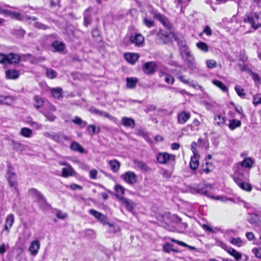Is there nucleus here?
Instances as JSON below:
<instances>
[{"instance_id": "603ef678", "label": "nucleus", "mask_w": 261, "mask_h": 261, "mask_svg": "<svg viewBox=\"0 0 261 261\" xmlns=\"http://www.w3.org/2000/svg\"><path fill=\"white\" fill-rule=\"evenodd\" d=\"M197 47L199 48L200 50L204 52L208 51V47L207 45L203 42H200L197 43L196 44Z\"/></svg>"}, {"instance_id": "e433bc0d", "label": "nucleus", "mask_w": 261, "mask_h": 261, "mask_svg": "<svg viewBox=\"0 0 261 261\" xmlns=\"http://www.w3.org/2000/svg\"><path fill=\"white\" fill-rule=\"evenodd\" d=\"M87 130L89 132V134L93 135L95 134L98 133L100 132V128L94 125H89L87 128Z\"/></svg>"}, {"instance_id": "c03bdc74", "label": "nucleus", "mask_w": 261, "mask_h": 261, "mask_svg": "<svg viewBox=\"0 0 261 261\" xmlns=\"http://www.w3.org/2000/svg\"><path fill=\"white\" fill-rule=\"evenodd\" d=\"M213 83L214 85L219 87L222 91L226 92L227 91V87L221 82L218 80H213Z\"/></svg>"}, {"instance_id": "0eeeda50", "label": "nucleus", "mask_w": 261, "mask_h": 261, "mask_svg": "<svg viewBox=\"0 0 261 261\" xmlns=\"http://www.w3.org/2000/svg\"><path fill=\"white\" fill-rule=\"evenodd\" d=\"M197 144L195 142H193L191 144V149L193 153V156H191L190 163V166L192 170H195L199 165L198 159L199 157L196 149Z\"/></svg>"}, {"instance_id": "3c124183", "label": "nucleus", "mask_w": 261, "mask_h": 261, "mask_svg": "<svg viewBox=\"0 0 261 261\" xmlns=\"http://www.w3.org/2000/svg\"><path fill=\"white\" fill-rule=\"evenodd\" d=\"M253 104L254 106H257L261 104V94H256L253 96Z\"/></svg>"}, {"instance_id": "864d4df0", "label": "nucleus", "mask_w": 261, "mask_h": 261, "mask_svg": "<svg viewBox=\"0 0 261 261\" xmlns=\"http://www.w3.org/2000/svg\"><path fill=\"white\" fill-rule=\"evenodd\" d=\"M235 90L237 93L241 97L244 96L245 93H244V90L241 88L239 86L237 85L235 86Z\"/></svg>"}, {"instance_id": "4d7b16f0", "label": "nucleus", "mask_w": 261, "mask_h": 261, "mask_svg": "<svg viewBox=\"0 0 261 261\" xmlns=\"http://www.w3.org/2000/svg\"><path fill=\"white\" fill-rule=\"evenodd\" d=\"M57 108L53 105L49 103L48 106H46L43 111H49L50 112H56Z\"/></svg>"}, {"instance_id": "c85d7f7f", "label": "nucleus", "mask_w": 261, "mask_h": 261, "mask_svg": "<svg viewBox=\"0 0 261 261\" xmlns=\"http://www.w3.org/2000/svg\"><path fill=\"white\" fill-rule=\"evenodd\" d=\"M68 138L62 133H54L53 140L57 142H62L65 140H68Z\"/></svg>"}, {"instance_id": "a211bd4d", "label": "nucleus", "mask_w": 261, "mask_h": 261, "mask_svg": "<svg viewBox=\"0 0 261 261\" xmlns=\"http://www.w3.org/2000/svg\"><path fill=\"white\" fill-rule=\"evenodd\" d=\"M120 200L124 205L127 210L132 212L135 207V203L133 201L123 197H120Z\"/></svg>"}, {"instance_id": "6e6d98bb", "label": "nucleus", "mask_w": 261, "mask_h": 261, "mask_svg": "<svg viewBox=\"0 0 261 261\" xmlns=\"http://www.w3.org/2000/svg\"><path fill=\"white\" fill-rule=\"evenodd\" d=\"M206 66L208 68H214L216 67V62L214 60H208L206 61Z\"/></svg>"}, {"instance_id": "4be33fe9", "label": "nucleus", "mask_w": 261, "mask_h": 261, "mask_svg": "<svg viewBox=\"0 0 261 261\" xmlns=\"http://www.w3.org/2000/svg\"><path fill=\"white\" fill-rule=\"evenodd\" d=\"M248 221L255 226H258L260 224V221L259 216L255 214H252L249 215L247 218Z\"/></svg>"}, {"instance_id": "393cba45", "label": "nucleus", "mask_w": 261, "mask_h": 261, "mask_svg": "<svg viewBox=\"0 0 261 261\" xmlns=\"http://www.w3.org/2000/svg\"><path fill=\"white\" fill-rule=\"evenodd\" d=\"M10 16H11L12 18H14V19H16L17 20H22V21L31 20V19H32L33 21H35L36 20V18L35 17H27L25 18L24 17H23L20 13H16V12H11V13L10 14Z\"/></svg>"}, {"instance_id": "473e14b6", "label": "nucleus", "mask_w": 261, "mask_h": 261, "mask_svg": "<svg viewBox=\"0 0 261 261\" xmlns=\"http://www.w3.org/2000/svg\"><path fill=\"white\" fill-rule=\"evenodd\" d=\"M230 255L232 256L237 260L241 258L242 254L234 249L228 248L226 251Z\"/></svg>"}, {"instance_id": "09e8293b", "label": "nucleus", "mask_w": 261, "mask_h": 261, "mask_svg": "<svg viewBox=\"0 0 261 261\" xmlns=\"http://www.w3.org/2000/svg\"><path fill=\"white\" fill-rule=\"evenodd\" d=\"M160 76L161 77L164 78V79L166 81V82L168 84H172L174 82L173 77L169 74H167L166 73H162V74H160Z\"/></svg>"}, {"instance_id": "338daca9", "label": "nucleus", "mask_w": 261, "mask_h": 261, "mask_svg": "<svg viewBox=\"0 0 261 261\" xmlns=\"http://www.w3.org/2000/svg\"><path fill=\"white\" fill-rule=\"evenodd\" d=\"M70 188L72 190H82L83 188L82 186L75 184H72L70 185Z\"/></svg>"}, {"instance_id": "58836bf2", "label": "nucleus", "mask_w": 261, "mask_h": 261, "mask_svg": "<svg viewBox=\"0 0 261 261\" xmlns=\"http://www.w3.org/2000/svg\"><path fill=\"white\" fill-rule=\"evenodd\" d=\"M72 122L76 125H80L81 127H84L87 125L86 121L83 120L80 117L77 116H75L72 119Z\"/></svg>"}, {"instance_id": "0e129e2a", "label": "nucleus", "mask_w": 261, "mask_h": 261, "mask_svg": "<svg viewBox=\"0 0 261 261\" xmlns=\"http://www.w3.org/2000/svg\"><path fill=\"white\" fill-rule=\"evenodd\" d=\"M171 248H172V244L169 243H166L164 246V251L166 252H169L171 250Z\"/></svg>"}, {"instance_id": "de8ad7c7", "label": "nucleus", "mask_w": 261, "mask_h": 261, "mask_svg": "<svg viewBox=\"0 0 261 261\" xmlns=\"http://www.w3.org/2000/svg\"><path fill=\"white\" fill-rule=\"evenodd\" d=\"M51 93L54 97L59 98L62 95V89L60 88H54L51 90Z\"/></svg>"}, {"instance_id": "c756f323", "label": "nucleus", "mask_w": 261, "mask_h": 261, "mask_svg": "<svg viewBox=\"0 0 261 261\" xmlns=\"http://www.w3.org/2000/svg\"><path fill=\"white\" fill-rule=\"evenodd\" d=\"M109 164L111 167V170L114 172H116L120 168V163L116 160H111L109 162Z\"/></svg>"}, {"instance_id": "7ed1b4c3", "label": "nucleus", "mask_w": 261, "mask_h": 261, "mask_svg": "<svg viewBox=\"0 0 261 261\" xmlns=\"http://www.w3.org/2000/svg\"><path fill=\"white\" fill-rule=\"evenodd\" d=\"M244 22L249 23L252 28L256 30L261 27V14L254 12L247 13L244 16Z\"/></svg>"}, {"instance_id": "1a4fd4ad", "label": "nucleus", "mask_w": 261, "mask_h": 261, "mask_svg": "<svg viewBox=\"0 0 261 261\" xmlns=\"http://www.w3.org/2000/svg\"><path fill=\"white\" fill-rule=\"evenodd\" d=\"M121 178L127 184L132 185L137 182V175L132 171H127L121 175Z\"/></svg>"}, {"instance_id": "052dcab7", "label": "nucleus", "mask_w": 261, "mask_h": 261, "mask_svg": "<svg viewBox=\"0 0 261 261\" xmlns=\"http://www.w3.org/2000/svg\"><path fill=\"white\" fill-rule=\"evenodd\" d=\"M216 243L218 246L221 247L222 248H223L224 250H225L226 251H227V250L228 248L227 246L224 242H223L222 241H216Z\"/></svg>"}, {"instance_id": "bf43d9fd", "label": "nucleus", "mask_w": 261, "mask_h": 261, "mask_svg": "<svg viewBox=\"0 0 261 261\" xmlns=\"http://www.w3.org/2000/svg\"><path fill=\"white\" fill-rule=\"evenodd\" d=\"M34 25L38 29L46 30L47 28V27L40 22H35L34 23Z\"/></svg>"}, {"instance_id": "37998d69", "label": "nucleus", "mask_w": 261, "mask_h": 261, "mask_svg": "<svg viewBox=\"0 0 261 261\" xmlns=\"http://www.w3.org/2000/svg\"><path fill=\"white\" fill-rule=\"evenodd\" d=\"M190 117V114L189 113L186 111L180 112V123L186 122Z\"/></svg>"}, {"instance_id": "dca6fc26", "label": "nucleus", "mask_w": 261, "mask_h": 261, "mask_svg": "<svg viewBox=\"0 0 261 261\" xmlns=\"http://www.w3.org/2000/svg\"><path fill=\"white\" fill-rule=\"evenodd\" d=\"M133 162L136 168L138 170L143 172H149L150 171V167L143 161L138 160H134Z\"/></svg>"}, {"instance_id": "9d476101", "label": "nucleus", "mask_w": 261, "mask_h": 261, "mask_svg": "<svg viewBox=\"0 0 261 261\" xmlns=\"http://www.w3.org/2000/svg\"><path fill=\"white\" fill-rule=\"evenodd\" d=\"M14 222V216L13 214L8 215L5 220V224L4 228L2 231V233L6 232V234L8 235L10 232V229L12 227Z\"/></svg>"}, {"instance_id": "79ce46f5", "label": "nucleus", "mask_w": 261, "mask_h": 261, "mask_svg": "<svg viewBox=\"0 0 261 261\" xmlns=\"http://www.w3.org/2000/svg\"><path fill=\"white\" fill-rule=\"evenodd\" d=\"M12 101V98L10 96H4L0 95V103L10 105Z\"/></svg>"}, {"instance_id": "c9c22d12", "label": "nucleus", "mask_w": 261, "mask_h": 261, "mask_svg": "<svg viewBox=\"0 0 261 261\" xmlns=\"http://www.w3.org/2000/svg\"><path fill=\"white\" fill-rule=\"evenodd\" d=\"M52 46L56 51H63L65 48V44L61 42L56 41L52 43Z\"/></svg>"}, {"instance_id": "e2e57ef3", "label": "nucleus", "mask_w": 261, "mask_h": 261, "mask_svg": "<svg viewBox=\"0 0 261 261\" xmlns=\"http://www.w3.org/2000/svg\"><path fill=\"white\" fill-rule=\"evenodd\" d=\"M101 116L108 118L109 119L113 121H115V120H116V119L115 117L110 115L108 113L106 112H103Z\"/></svg>"}, {"instance_id": "5701e85b", "label": "nucleus", "mask_w": 261, "mask_h": 261, "mask_svg": "<svg viewBox=\"0 0 261 261\" xmlns=\"http://www.w3.org/2000/svg\"><path fill=\"white\" fill-rule=\"evenodd\" d=\"M180 81L182 83L188 85L189 86H192L195 89H198L200 90L201 91H203V88L201 86L197 84L196 82H194L193 81H190L189 80H186L183 76H180Z\"/></svg>"}, {"instance_id": "20e7f679", "label": "nucleus", "mask_w": 261, "mask_h": 261, "mask_svg": "<svg viewBox=\"0 0 261 261\" xmlns=\"http://www.w3.org/2000/svg\"><path fill=\"white\" fill-rule=\"evenodd\" d=\"M153 16L154 18L158 19L162 24L170 31L169 34H168L167 33H165L163 31H160L158 33L159 36L163 35L166 37H169L170 35L174 36L173 32H172L173 26L166 17L156 12H154Z\"/></svg>"}, {"instance_id": "72a5a7b5", "label": "nucleus", "mask_w": 261, "mask_h": 261, "mask_svg": "<svg viewBox=\"0 0 261 261\" xmlns=\"http://www.w3.org/2000/svg\"><path fill=\"white\" fill-rule=\"evenodd\" d=\"M20 134L25 138H31L33 136L32 130L28 127H22L20 129Z\"/></svg>"}, {"instance_id": "6e6552de", "label": "nucleus", "mask_w": 261, "mask_h": 261, "mask_svg": "<svg viewBox=\"0 0 261 261\" xmlns=\"http://www.w3.org/2000/svg\"><path fill=\"white\" fill-rule=\"evenodd\" d=\"M31 192L38 199V202L44 210H48L50 208V205L47 202L45 198L40 192L36 189H32Z\"/></svg>"}, {"instance_id": "a878e982", "label": "nucleus", "mask_w": 261, "mask_h": 261, "mask_svg": "<svg viewBox=\"0 0 261 261\" xmlns=\"http://www.w3.org/2000/svg\"><path fill=\"white\" fill-rule=\"evenodd\" d=\"M6 76L9 79H16L19 76V73L15 69H9L6 71Z\"/></svg>"}, {"instance_id": "8fccbe9b", "label": "nucleus", "mask_w": 261, "mask_h": 261, "mask_svg": "<svg viewBox=\"0 0 261 261\" xmlns=\"http://www.w3.org/2000/svg\"><path fill=\"white\" fill-rule=\"evenodd\" d=\"M46 73L47 76L50 79L55 78L57 75V72L55 70L50 68L46 69Z\"/></svg>"}, {"instance_id": "f3484780", "label": "nucleus", "mask_w": 261, "mask_h": 261, "mask_svg": "<svg viewBox=\"0 0 261 261\" xmlns=\"http://www.w3.org/2000/svg\"><path fill=\"white\" fill-rule=\"evenodd\" d=\"M155 64L153 62H149L144 64L142 69L144 73L148 74H152L155 69Z\"/></svg>"}, {"instance_id": "774afa93", "label": "nucleus", "mask_w": 261, "mask_h": 261, "mask_svg": "<svg viewBox=\"0 0 261 261\" xmlns=\"http://www.w3.org/2000/svg\"><path fill=\"white\" fill-rule=\"evenodd\" d=\"M246 237L249 241H252L254 239V235L252 232H246Z\"/></svg>"}, {"instance_id": "412c9836", "label": "nucleus", "mask_w": 261, "mask_h": 261, "mask_svg": "<svg viewBox=\"0 0 261 261\" xmlns=\"http://www.w3.org/2000/svg\"><path fill=\"white\" fill-rule=\"evenodd\" d=\"M39 248V242L37 240H35L32 242L29 247V251L32 255L35 256L37 254Z\"/></svg>"}, {"instance_id": "4c0bfd02", "label": "nucleus", "mask_w": 261, "mask_h": 261, "mask_svg": "<svg viewBox=\"0 0 261 261\" xmlns=\"http://www.w3.org/2000/svg\"><path fill=\"white\" fill-rule=\"evenodd\" d=\"M42 113L47 120L49 121H54L56 119V116L53 114V112H50L49 111H43Z\"/></svg>"}, {"instance_id": "2eb2a0df", "label": "nucleus", "mask_w": 261, "mask_h": 261, "mask_svg": "<svg viewBox=\"0 0 261 261\" xmlns=\"http://www.w3.org/2000/svg\"><path fill=\"white\" fill-rule=\"evenodd\" d=\"M214 124L215 125L222 127L226 122V117L224 114H217L214 116Z\"/></svg>"}, {"instance_id": "2f4dec72", "label": "nucleus", "mask_w": 261, "mask_h": 261, "mask_svg": "<svg viewBox=\"0 0 261 261\" xmlns=\"http://www.w3.org/2000/svg\"><path fill=\"white\" fill-rule=\"evenodd\" d=\"M92 14V9L89 8L87 9L84 13L85 24L87 26L88 24L90 23L91 22V15Z\"/></svg>"}, {"instance_id": "5fc2aeb1", "label": "nucleus", "mask_w": 261, "mask_h": 261, "mask_svg": "<svg viewBox=\"0 0 261 261\" xmlns=\"http://www.w3.org/2000/svg\"><path fill=\"white\" fill-rule=\"evenodd\" d=\"M143 23L148 28H151V27H153L154 25L153 21H152L150 19H149L146 17L144 18Z\"/></svg>"}, {"instance_id": "6ab92c4d", "label": "nucleus", "mask_w": 261, "mask_h": 261, "mask_svg": "<svg viewBox=\"0 0 261 261\" xmlns=\"http://www.w3.org/2000/svg\"><path fill=\"white\" fill-rule=\"evenodd\" d=\"M124 57L125 59L132 64H134L139 58V55L137 53H126Z\"/></svg>"}, {"instance_id": "bb28decb", "label": "nucleus", "mask_w": 261, "mask_h": 261, "mask_svg": "<svg viewBox=\"0 0 261 261\" xmlns=\"http://www.w3.org/2000/svg\"><path fill=\"white\" fill-rule=\"evenodd\" d=\"M33 99L34 101V106L37 109L42 107L45 103L44 100L39 95H35Z\"/></svg>"}, {"instance_id": "39448f33", "label": "nucleus", "mask_w": 261, "mask_h": 261, "mask_svg": "<svg viewBox=\"0 0 261 261\" xmlns=\"http://www.w3.org/2000/svg\"><path fill=\"white\" fill-rule=\"evenodd\" d=\"M20 58L19 55L13 53L6 55L0 54V63L4 64H16L19 63Z\"/></svg>"}, {"instance_id": "69168bd1", "label": "nucleus", "mask_w": 261, "mask_h": 261, "mask_svg": "<svg viewBox=\"0 0 261 261\" xmlns=\"http://www.w3.org/2000/svg\"><path fill=\"white\" fill-rule=\"evenodd\" d=\"M30 125L37 129H41L42 127V124L36 122H31Z\"/></svg>"}, {"instance_id": "a18cd8bd", "label": "nucleus", "mask_w": 261, "mask_h": 261, "mask_svg": "<svg viewBox=\"0 0 261 261\" xmlns=\"http://www.w3.org/2000/svg\"><path fill=\"white\" fill-rule=\"evenodd\" d=\"M115 191L117 193L116 196L120 200V197H122V195L124 193V189L121 186L117 185L115 187Z\"/></svg>"}, {"instance_id": "f257e3e1", "label": "nucleus", "mask_w": 261, "mask_h": 261, "mask_svg": "<svg viewBox=\"0 0 261 261\" xmlns=\"http://www.w3.org/2000/svg\"><path fill=\"white\" fill-rule=\"evenodd\" d=\"M215 190L213 187L208 184L201 183L197 185L192 187L191 189V192L192 193H198L208 197L212 199L217 200H221L225 202L227 200H231V198H227L225 197L220 196H215L214 195V191Z\"/></svg>"}, {"instance_id": "ea45409f", "label": "nucleus", "mask_w": 261, "mask_h": 261, "mask_svg": "<svg viewBox=\"0 0 261 261\" xmlns=\"http://www.w3.org/2000/svg\"><path fill=\"white\" fill-rule=\"evenodd\" d=\"M253 163L251 158H246L241 162V166L245 168H250Z\"/></svg>"}, {"instance_id": "9b49d317", "label": "nucleus", "mask_w": 261, "mask_h": 261, "mask_svg": "<svg viewBox=\"0 0 261 261\" xmlns=\"http://www.w3.org/2000/svg\"><path fill=\"white\" fill-rule=\"evenodd\" d=\"M129 40L131 43L139 47L143 44L144 38L141 34L136 33L130 36Z\"/></svg>"}, {"instance_id": "f03ea898", "label": "nucleus", "mask_w": 261, "mask_h": 261, "mask_svg": "<svg viewBox=\"0 0 261 261\" xmlns=\"http://www.w3.org/2000/svg\"><path fill=\"white\" fill-rule=\"evenodd\" d=\"M180 55L182 57L185 65L190 70H193L196 68V63L195 58L186 45H182L180 46Z\"/></svg>"}, {"instance_id": "cd10ccee", "label": "nucleus", "mask_w": 261, "mask_h": 261, "mask_svg": "<svg viewBox=\"0 0 261 261\" xmlns=\"http://www.w3.org/2000/svg\"><path fill=\"white\" fill-rule=\"evenodd\" d=\"M70 148L72 150L80 153H84L85 151L84 148L79 143L75 141L71 143Z\"/></svg>"}, {"instance_id": "f8f14e48", "label": "nucleus", "mask_w": 261, "mask_h": 261, "mask_svg": "<svg viewBox=\"0 0 261 261\" xmlns=\"http://www.w3.org/2000/svg\"><path fill=\"white\" fill-rule=\"evenodd\" d=\"M6 176L10 187L13 188L16 190L17 188V183L16 181L17 178L16 174L9 169L8 170Z\"/></svg>"}, {"instance_id": "4468645a", "label": "nucleus", "mask_w": 261, "mask_h": 261, "mask_svg": "<svg viewBox=\"0 0 261 261\" xmlns=\"http://www.w3.org/2000/svg\"><path fill=\"white\" fill-rule=\"evenodd\" d=\"M233 179L241 189L247 192H250L252 190V186L249 183L243 181L241 179L237 177H234Z\"/></svg>"}, {"instance_id": "f704fd0d", "label": "nucleus", "mask_w": 261, "mask_h": 261, "mask_svg": "<svg viewBox=\"0 0 261 261\" xmlns=\"http://www.w3.org/2000/svg\"><path fill=\"white\" fill-rule=\"evenodd\" d=\"M241 125V122L240 120L232 119L229 120L228 127L230 130H233L236 128L240 127Z\"/></svg>"}, {"instance_id": "13d9d810", "label": "nucleus", "mask_w": 261, "mask_h": 261, "mask_svg": "<svg viewBox=\"0 0 261 261\" xmlns=\"http://www.w3.org/2000/svg\"><path fill=\"white\" fill-rule=\"evenodd\" d=\"M98 172L95 169H92L89 172V176L90 178L95 179L97 178Z\"/></svg>"}, {"instance_id": "7c9ffc66", "label": "nucleus", "mask_w": 261, "mask_h": 261, "mask_svg": "<svg viewBox=\"0 0 261 261\" xmlns=\"http://www.w3.org/2000/svg\"><path fill=\"white\" fill-rule=\"evenodd\" d=\"M126 87L129 89H133L136 86L138 80L136 77H127L126 79Z\"/></svg>"}, {"instance_id": "aec40b11", "label": "nucleus", "mask_w": 261, "mask_h": 261, "mask_svg": "<svg viewBox=\"0 0 261 261\" xmlns=\"http://www.w3.org/2000/svg\"><path fill=\"white\" fill-rule=\"evenodd\" d=\"M76 172L71 167V166H68L66 168H63L62 170V176L63 177H68L69 176H73L75 174Z\"/></svg>"}, {"instance_id": "423d86ee", "label": "nucleus", "mask_w": 261, "mask_h": 261, "mask_svg": "<svg viewBox=\"0 0 261 261\" xmlns=\"http://www.w3.org/2000/svg\"><path fill=\"white\" fill-rule=\"evenodd\" d=\"M158 162L161 164H166L174 162L175 156L167 152H160L156 155Z\"/></svg>"}, {"instance_id": "a19ab883", "label": "nucleus", "mask_w": 261, "mask_h": 261, "mask_svg": "<svg viewBox=\"0 0 261 261\" xmlns=\"http://www.w3.org/2000/svg\"><path fill=\"white\" fill-rule=\"evenodd\" d=\"M107 224L109 226V228L108 229V232L109 233H115L118 231L119 230V227L117 225H114V224L112 223H110L109 222H108Z\"/></svg>"}, {"instance_id": "ddd939ff", "label": "nucleus", "mask_w": 261, "mask_h": 261, "mask_svg": "<svg viewBox=\"0 0 261 261\" xmlns=\"http://www.w3.org/2000/svg\"><path fill=\"white\" fill-rule=\"evenodd\" d=\"M89 213L97 219L100 223L103 224V225H106L108 223V221L107 217L102 213L93 209L89 211Z\"/></svg>"}, {"instance_id": "b1692460", "label": "nucleus", "mask_w": 261, "mask_h": 261, "mask_svg": "<svg viewBox=\"0 0 261 261\" xmlns=\"http://www.w3.org/2000/svg\"><path fill=\"white\" fill-rule=\"evenodd\" d=\"M121 122L125 127L134 128L135 125V120L127 117H123L121 119Z\"/></svg>"}, {"instance_id": "49530a36", "label": "nucleus", "mask_w": 261, "mask_h": 261, "mask_svg": "<svg viewBox=\"0 0 261 261\" xmlns=\"http://www.w3.org/2000/svg\"><path fill=\"white\" fill-rule=\"evenodd\" d=\"M230 243L238 247H241L243 245V242L240 238H232L231 239Z\"/></svg>"}, {"instance_id": "680f3d73", "label": "nucleus", "mask_w": 261, "mask_h": 261, "mask_svg": "<svg viewBox=\"0 0 261 261\" xmlns=\"http://www.w3.org/2000/svg\"><path fill=\"white\" fill-rule=\"evenodd\" d=\"M56 216L58 218L61 219H65L67 216L66 213H64L61 211H59L57 213Z\"/></svg>"}]
</instances>
